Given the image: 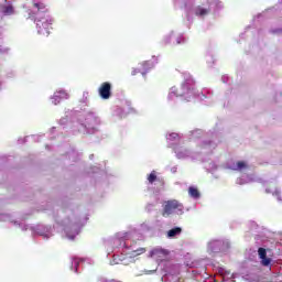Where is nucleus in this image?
Masks as SVG:
<instances>
[{
  "label": "nucleus",
  "mask_w": 282,
  "mask_h": 282,
  "mask_svg": "<svg viewBox=\"0 0 282 282\" xmlns=\"http://www.w3.org/2000/svg\"><path fill=\"white\" fill-rule=\"evenodd\" d=\"M183 89H187L186 84L183 85Z\"/></svg>",
  "instance_id": "obj_14"
},
{
  "label": "nucleus",
  "mask_w": 282,
  "mask_h": 282,
  "mask_svg": "<svg viewBox=\"0 0 282 282\" xmlns=\"http://www.w3.org/2000/svg\"><path fill=\"white\" fill-rule=\"evenodd\" d=\"M98 94L102 100H109L111 98V83H102L98 88Z\"/></svg>",
  "instance_id": "obj_3"
},
{
  "label": "nucleus",
  "mask_w": 282,
  "mask_h": 282,
  "mask_svg": "<svg viewBox=\"0 0 282 282\" xmlns=\"http://www.w3.org/2000/svg\"><path fill=\"white\" fill-rule=\"evenodd\" d=\"M208 14V9H204L202 7L196 8V15L197 17H206Z\"/></svg>",
  "instance_id": "obj_8"
},
{
  "label": "nucleus",
  "mask_w": 282,
  "mask_h": 282,
  "mask_svg": "<svg viewBox=\"0 0 282 282\" xmlns=\"http://www.w3.org/2000/svg\"><path fill=\"white\" fill-rule=\"evenodd\" d=\"M3 14H14V8L12 6H6L2 9Z\"/></svg>",
  "instance_id": "obj_9"
},
{
  "label": "nucleus",
  "mask_w": 282,
  "mask_h": 282,
  "mask_svg": "<svg viewBox=\"0 0 282 282\" xmlns=\"http://www.w3.org/2000/svg\"><path fill=\"white\" fill-rule=\"evenodd\" d=\"M131 74L132 76H135V74H140V70H138V68H134Z\"/></svg>",
  "instance_id": "obj_13"
},
{
  "label": "nucleus",
  "mask_w": 282,
  "mask_h": 282,
  "mask_svg": "<svg viewBox=\"0 0 282 282\" xmlns=\"http://www.w3.org/2000/svg\"><path fill=\"white\" fill-rule=\"evenodd\" d=\"M52 100L53 105H59L62 100H69V95L65 90H58L53 95Z\"/></svg>",
  "instance_id": "obj_5"
},
{
  "label": "nucleus",
  "mask_w": 282,
  "mask_h": 282,
  "mask_svg": "<svg viewBox=\"0 0 282 282\" xmlns=\"http://www.w3.org/2000/svg\"><path fill=\"white\" fill-rule=\"evenodd\" d=\"M258 257L263 268H269V265L272 263V258H268V250H265L263 247L258 249Z\"/></svg>",
  "instance_id": "obj_4"
},
{
  "label": "nucleus",
  "mask_w": 282,
  "mask_h": 282,
  "mask_svg": "<svg viewBox=\"0 0 282 282\" xmlns=\"http://www.w3.org/2000/svg\"><path fill=\"white\" fill-rule=\"evenodd\" d=\"M181 234H182V228H180V227H175L167 231L169 237H176V235H181Z\"/></svg>",
  "instance_id": "obj_7"
},
{
  "label": "nucleus",
  "mask_w": 282,
  "mask_h": 282,
  "mask_svg": "<svg viewBox=\"0 0 282 282\" xmlns=\"http://www.w3.org/2000/svg\"><path fill=\"white\" fill-rule=\"evenodd\" d=\"M144 252H147L145 248H139L133 251V254H134V257H139V254H144Z\"/></svg>",
  "instance_id": "obj_12"
},
{
  "label": "nucleus",
  "mask_w": 282,
  "mask_h": 282,
  "mask_svg": "<svg viewBox=\"0 0 282 282\" xmlns=\"http://www.w3.org/2000/svg\"><path fill=\"white\" fill-rule=\"evenodd\" d=\"M184 205L177 199L166 200L163 205L162 217H171V215H182Z\"/></svg>",
  "instance_id": "obj_2"
},
{
  "label": "nucleus",
  "mask_w": 282,
  "mask_h": 282,
  "mask_svg": "<svg viewBox=\"0 0 282 282\" xmlns=\"http://www.w3.org/2000/svg\"><path fill=\"white\" fill-rule=\"evenodd\" d=\"M33 8H36L37 13L42 12V14H44L42 18L35 19L37 32L40 34H50V30H52V23H54V20H52L50 14H47V7L43 2H34Z\"/></svg>",
  "instance_id": "obj_1"
},
{
  "label": "nucleus",
  "mask_w": 282,
  "mask_h": 282,
  "mask_svg": "<svg viewBox=\"0 0 282 282\" xmlns=\"http://www.w3.org/2000/svg\"><path fill=\"white\" fill-rule=\"evenodd\" d=\"M243 169H248V164L243 161H238L236 171H243Z\"/></svg>",
  "instance_id": "obj_10"
},
{
  "label": "nucleus",
  "mask_w": 282,
  "mask_h": 282,
  "mask_svg": "<svg viewBox=\"0 0 282 282\" xmlns=\"http://www.w3.org/2000/svg\"><path fill=\"white\" fill-rule=\"evenodd\" d=\"M188 195H189V197H193V199H199V197H202L199 189H197V187H193V186H191L188 188Z\"/></svg>",
  "instance_id": "obj_6"
},
{
  "label": "nucleus",
  "mask_w": 282,
  "mask_h": 282,
  "mask_svg": "<svg viewBox=\"0 0 282 282\" xmlns=\"http://www.w3.org/2000/svg\"><path fill=\"white\" fill-rule=\"evenodd\" d=\"M155 180H158V175L155 174V171H152L149 176H148V182L150 184H153V182H155Z\"/></svg>",
  "instance_id": "obj_11"
}]
</instances>
